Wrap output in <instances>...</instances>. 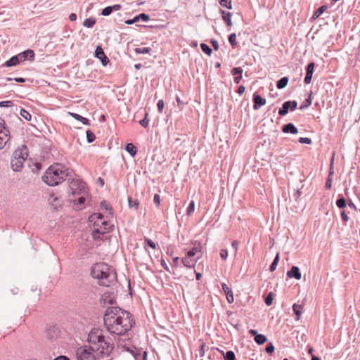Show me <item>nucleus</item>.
Wrapping results in <instances>:
<instances>
[{"instance_id":"a19ab883","label":"nucleus","mask_w":360,"mask_h":360,"mask_svg":"<svg viewBox=\"0 0 360 360\" xmlns=\"http://www.w3.org/2000/svg\"><path fill=\"white\" fill-rule=\"evenodd\" d=\"M195 210V202L191 200L189 203L188 207L186 209V214L189 216L191 215Z\"/></svg>"},{"instance_id":"49530a36","label":"nucleus","mask_w":360,"mask_h":360,"mask_svg":"<svg viewBox=\"0 0 360 360\" xmlns=\"http://www.w3.org/2000/svg\"><path fill=\"white\" fill-rule=\"evenodd\" d=\"M275 347L272 342H269L267 344L265 351L268 354H272L274 352Z\"/></svg>"},{"instance_id":"e2e57ef3","label":"nucleus","mask_w":360,"mask_h":360,"mask_svg":"<svg viewBox=\"0 0 360 360\" xmlns=\"http://www.w3.org/2000/svg\"><path fill=\"white\" fill-rule=\"evenodd\" d=\"M278 264H276V261H273L272 263L271 264L270 266H269V270L270 271H274L276 270V266H277Z\"/></svg>"},{"instance_id":"423d86ee","label":"nucleus","mask_w":360,"mask_h":360,"mask_svg":"<svg viewBox=\"0 0 360 360\" xmlns=\"http://www.w3.org/2000/svg\"><path fill=\"white\" fill-rule=\"evenodd\" d=\"M27 158V153L26 152H23L22 150H15L11 160L13 170L15 172L20 171Z\"/></svg>"},{"instance_id":"6e6552de","label":"nucleus","mask_w":360,"mask_h":360,"mask_svg":"<svg viewBox=\"0 0 360 360\" xmlns=\"http://www.w3.org/2000/svg\"><path fill=\"white\" fill-rule=\"evenodd\" d=\"M78 198L75 199H72L74 202L75 209L80 210L84 209L86 207V202L88 198V193H83L81 195H77Z\"/></svg>"},{"instance_id":"bf43d9fd","label":"nucleus","mask_w":360,"mask_h":360,"mask_svg":"<svg viewBox=\"0 0 360 360\" xmlns=\"http://www.w3.org/2000/svg\"><path fill=\"white\" fill-rule=\"evenodd\" d=\"M153 201L157 207H158L160 205V197L158 194H155L154 198H153Z\"/></svg>"},{"instance_id":"a878e982","label":"nucleus","mask_w":360,"mask_h":360,"mask_svg":"<svg viewBox=\"0 0 360 360\" xmlns=\"http://www.w3.org/2000/svg\"><path fill=\"white\" fill-rule=\"evenodd\" d=\"M254 340L255 342L259 345H262L267 341L266 337L263 334L257 335Z\"/></svg>"},{"instance_id":"f257e3e1","label":"nucleus","mask_w":360,"mask_h":360,"mask_svg":"<svg viewBox=\"0 0 360 360\" xmlns=\"http://www.w3.org/2000/svg\"><path fill=\"white\" fill-rule=\"evenodd\" d=\"M103 321L109 333L120 336L125 335L135 323L129 311L113 306L107 308Z\"/></svg>"},{"instance_id":"473e14b6","label":"nucleus","mask_w":360,"mask_h":360,"mask_svg":"<svg viewBox=\"0 0 360 360\" xmlns=\"http://www.w3.org/2000/svg\"><path fill=\"white\" fill-rule=\"evenodd\" d=\"M229 41L231 44L232 48L235 49L238 44L236 42V34L235 33H232L229 36Z\"/></svg>"},{"instance_id":"de8ad7c7","label":"nucleus","mask_w":360,"mask_h":360,"mask_svg":"<svg viewBox=\"0 0 360 360\" xmlns=\"http://www.w3.org/2000/svg\"><path fill=\"white\" fill-rule=\"evenodd\" d=\"M147 116L148 113H146L145 117L139 122L140 124L144 128L148 127L149 124V120L148 119Z\"/></svg>"},{"instance_id":"bb28decb","label":"nucleus","mask_w":360,"mask_h":360,"mask_svg":"<svg viewBox=\"0 0 360 360\" xmlns=\"http://www.w3.org/2000/svg\"><path fill=\"white\" fill-rule=\"evenodd\" d=\"M125 149L132 157H134L136 155L137 150L133 143H127Z\"/></svg>"},{"instance_id":"ddd939ff","label":"nucleus","mask_w":360,"mask_h":360,"mask_svg":"<svg viewBox=\"0 0 360 360\" xmlns=\"http://www.w3.org/2000/svg\"><path fill=\"white\" fill-rule=\"evenodd\" d=\"M253 109L258 110L261 106L266 104V99L262 98L261 96L255 93L253 94Z\"/></svg>"},{"instance_id":"7ed1b4c3","label":"nucleus","mask_w":360,"mask_h":360,"mask_svg":"<svg viewBox=\"0 0 360 360\" xmlns=\"http://www.w3.org/2000/svg\"><path fill=\"white\" fill-rule=\"evenodd\" d=\"M91 276L98 280L100 285L106 287L116 281V272L114 269L103 262L96 263L91 266Z\"/></svg>"},{"instance_id":"a18cd8bd","label":"nucleus","mask_w":360,"mask_h":360,"mask_svg":"<svg viewBox=\"0 0 360 360\" xmlns=\"http://www.w3.org/2000/svg\"><path fill=\"white\" fill-rule=\"evenodd\" d=\"M144 243H145V244L146 245L150 247L153 249H155L156 248L155 243L153 240H151L150 239H149V238H148L146 237L144 238Z\"/></svg>"},{"instance_id":"338daca9","label":"nucleus","mask_w":360,"mask_h":360,"mask_svg":"<svg viewBox=\"0 0 360 360\" xmlns=\"http://www.w3.org/2000/svg\"><path fill=\"white\" fill-rule=\"evenodd\" d=\"M232 247L235 249V252H236L238 250V240H233L231 244Z\"/></svg>"},{"instance_id":"f03ea898","label":"nucleus","mask_w":360,"mask_h":360,"mask_svg":"<svg viewBox=\"0 0 360 360\" xmlns=\"http://www.w3.org/2000/svg\"><path fill=\"white\" fill-rule=\"evenodd\" d=\"M89 347L101 357L109 356L114 349L112 339L103 330L94 328L88 335Z\"/></svg>"},{"instance_id":"864d4df0","label":"nucleus","mask_w":360,"mask_h":360,"mask_svg":"<svg viewBox=\"0 0 360 360\" xmlns=\"http://www.w3.org/2000/svg\"><path fill=\"white\" fill-rule=\"evenodd\" d=\"M299 142L300 143H306V144H311L312 141L311 139L309 138H307V137H300L299 139Z\"/></svg>"},{"instance_id":"c756f323","label":"nucleus","mask_w":360,"mask_h":360,"mask_svg":"<svg viewBox=\"0 0 360 360\" xmlns=\"http://www.w3.org/2000/svg\"><path fill=\"white\" fill-rule=\"evenodd\" d=\"M327 8V6H321L319 7L313 14L312 18L314 19L318 18Z\"/></svg>"},{"instance_id":"2f4dec72","label":"nucleus","mask_w":360,"mask_h":360,"mask_svg":"<svg viewBox=\"0 0 360 360\" xmlns=\"http://www.w3.org/2000/svg\"><path fill=\"white\" fill-rule=\"evenodd\" d=\"M96 23V20L94 18H89L85 19L83 22V25L86 27H92Z\"/></svg>"},{"instance_id":"0eeeda50","label":"nucleus","mask_w":360,"mask_h":360,"mask_svg":"<svg viewBox=\"0 0 360 360\" xmlns=\"http://www.w3.org/2000/svg\"><path fill=\"white\" fill-rule=\"evenodd\" d=\"M70 190L73 196L88 193L86 189V184L80 179H72L70 183Z\"/></svg>"},{"instance_id":"052dcab7","label":"nucleus","mask_w":360,"mask_h":360,"mask_svg":"<svg viewBox=\"0 0 360 360\" xmlns=\"http://www.w3.org/2000/svg\"><path fill=\"white\" fill-rule=\"evenodd\" d=\"M211 44L213 46V48H214V49L215 51H217L219 49V44H218V41L217 40L212 39L211 40Z\"/></svg>"},{"instance_id":"a211bd4d","label":"nucleus","mask_w":360,"mask_h":360,"mask_svg":"<svg viewBox=\"0 0 360 360\" xmlns=\"http://www.w3.org/2000/svg\"><path fill=\"white\" fill-rule=\"evenodd\" d=\"M243 69L240 67L233 68L231 70V74L233 75H236L233 80L236 84H239L240 82L242 79V75H243Z\"/></svg>"},{"instance_id":"c9c22d12","label":"nucleus","mask_w":360,"mask_h":360,"mask_svg":"<svg viewBox=\"0 0 360 360\" xmlns=\"http://www.w3.org/2000/svg\"><path fill=\"white\" fill-rule=\"evenodd\" d=\"M224 360H236L235 353L231 350L227 351L224 355Z\"/></svg>"},{"instance_id":"6ab92c4d","label":"nucleus","mask_w":360,"mask_h":360,"mask_svg":"<svg viewBox=\"0 0 360 360\" xmlns=\"http://www.w3.org/2000/svg\"><path fill=\"white\" fill-rule=\"evenodd\" d=\"M10 139V131L0 132V150L2 149Z\"/></svg>"},{"instance_id":"37998d69","label":"nucleus","mask_w":360,"mask_h":360,"mask_svg":"<svg viewBox=\"0 0 360 360\" xmlns=\"http://www.w3.org/2000/svg\"><path fill=\"white\" fill-rule=\"evenodd\" d=\"M272 302H273V292H270L266 296L264 302L267 306H270L272 304Z\"/></svg>"},{"instance_id":"393cba45","label":"nucleus","mask_w":360,"mask_h":360,"mask_svg":"<svg viewBox=\"0 0 360 360\" xmlns=\"http://www.w3.org/2000/svg\"><path fill=\"white\" fill-rule=\"evenodd\" d=\"M289 110H290L289 104L288 101H285L283 103L282 107L279 109L278 114L281 116H284L288 113Z\"/></svg>"},{"instance_id":"9b49d317","label":"nucleus","mask_w":360,"mask_h":360,"mask_svg":"<svg viewBox=\"0 0 360 360\" xmlns=\"http://www.w3.org/2000/svg\"><path fill=\"white\" fill-rule=\"evenodd\" d=\"M95 56L101 60L103 66H106L107 64L109 63V59L105 56L103 49L100 46H98L96 47L95 50Z\"/></svg>"},{"instance_id":"8fccbe9b","label":"nucleus","mask_w":360,"mask_h":360,"mask_svg":"<svg viewBox=\"0 0 360 360\" xmlns=\"http://www.w3.org/2000/svg\"><path fill=\"white\" fill-rule=\"evenodd\" d=\"M13 105V102L11 101H6L0 102V107H11Z\"/></svg>"},{"instance_id":"f3484780","label":"nucleus","mask_w":360,"mask_h":360,"mask_svg":"<svg viewBox=\"0 0 360 360\" xmlns=\"http://www.w3.org/2000/svg\"><path fill=\"white\" fill-rule=\"evenodd\" d=\"M314 68V63H310L307 66V73L304 77V83L308 84L311 82Z\"/></svg>"},{"instance_id":"3c124183","label":"nucleus","mask_w":360,"mask_h":360,"mask_svg":"<svg viewBox=\"0 0 360 360\" xmlns=\"http://www.w3.org/2000/svg\"><path fill=\"white\" fill-rule=\"evenodd\" d=\"M137 17L139 18V20H142L144 22H148L150 20L149 15L146 13H141L137 15Z\"/></svg>"},{"instance_id":"7c9ffc66","label":"nucleus","mask_w":360,"mask_h":360,"mask_svg":"<svg viewBox=\"0 0 360 360\" xmlns=\"http://www.w3.org/2000/svg\"><path fill=\"white\" fill-rule=\"evenodd\" d=\"M151 49L149 47H137L134 49V52L137 54H146L149 53Z\"/></svg>"},{"instance_id":"79ce46f5","label":"nucleus","mask_w":360,"mask_h":360,"mask_svg":"<svg viewBox=\"0 0 360 360\" xmlns=\"http://www.w3.org/2000/svg\"><path fill=\"white\" fill-rule=\"evenodd\" d=\"M86 139H87L88 143H92L96 139L95 134L91 131L87 130L86 131Z\"/></svg>"},{"instance_id":"aec40b11","label":"nucleus","mask_w":360,"mask_h":360,"mask_svg":"<svg viewBox=\"0 0 360 360\" xmlns=\"http://www.w3.org/2000/svg\"><path fill=\"white\" fill-rule=\"evenodd\" d=\"M282 131L283 133H290L292 134H296L298 133V130L297 127L292 123H288L287 124L283 127Z\"/></svg>"},{"instance_id":"0e129e2a","label":"nucleus","mask_w":360,"mask_h":360,"mask_svg":"<svg viewBox=\"0 0 360 360\" xmlns=\"http://www.w3.org/2000/svg\"><path fill=\"white\" fill-rule=\"evenodd\" d=\"M161 264L162 266V267L164 268V269L167 271H169V266H167V263L165 262V260H162L161 261Z\"/></svg>"},{"instance_id":"9d476101","label":"nucleus","mask_w":360,"mask_h":360,"mask_svg":"<svg viewBox=\"0 0 360 360\" xmlns=\"http://www.w3.org/2000/svg\"><path fill=\"white\" fill-rule=\"evenodd\" d=\"M200 257L201 255L198 256L197 257H193L188 256V255L186 254V257L182 258L181 262L186 267L194 268L196 262H198Z\"/></svg>"},{"instance_id":"69168bd1","label":"nucleus","mask_w":360,"mask_h":360,"mask_svg":"<svg viewBox=\"0 0 360 360\" xmlns=\"http://www.w3.org/2000/svg\"><path fill=\"white\" fill-rule=\"evenodd\" d=\"M53 360H70V359L66 356L60 355L54 359Z\"/></svg>"},{"instance_id":"4be33fe9","label":"nucleus","mask_w":360,"mask_h":360,"mask_svg":"<svg viewBox=\"0 0 360 360\" xmlns=\"http://www.w3.org/2000/svg\"><path fill=\"white\" fill-rule=\"evenodd\" d=\"M292 311L294 314L296 315V320H300L303 311V307L301 304H298L295 303L292 305Z\"/></svg>"},{"instance_id":"2eb2a0df","label":"nucleus","mask_w":360,"mask_h":360,"mask_svg":"<svg viewBox=\"0 0 360 360\" xmlns=\"http://www.w3.org/2000/svg\"><path fill=\"white\" fill-rule=\"evenodd\" d=\"M193 248L191 250L188 251L186 254L189 257H194V256L198 252H201L202 246H201L200 242H199L198 240H195L194 242H193Z\"/></svg>"},{"instance_id":"6e6d98bb","label":"nucleus","mask_w":360,"mask_h":360,"mask_svg":"<svg viewBox=\"0 0 360 360\" xmlns=\"http://www.w3.org/2000/svg\"><path fill=\"white\" fill-rule=\"evenodd\" d=\"M164 106H165L164 101L162 100H159L158 103H157V107H158V110L159 112H162Z\"/></svg>"},{"instance_id":"c03bdc74","label":"nucleus","mask_w":360,"mask_h":360,"mask_svg":"<svg viewBox=\"0 0 360 360\" xmlns=\"http://www.w3.org/2000/svg\"><path fill=\"white\" fill-rule=\"evenodd\" d=\"M336 205L340 208H344L345 207H346V200H345V199L343 197L338 199L337 201H336Z\"/></svg>"},{"instance_id":"cd10ccee","label":"nucleus","mask_w":360,"mask_h":360,"mask_svg":"<svg viewBox=\"0 0 360 360\" xmlns=\"http://www.w3.org/2000/svg\"><path fill=\"white\" fill-rule=\"evenodd\" d=\"M288 82V78L287 77H284L281 78L276 83V86L278 89H281L285 87Z\"/></svg>"},{"instance_id":"58836bf2","label":"nucleus","mask_w":360,"mask_h":360,"mask_svg":"<svg viewBox=\"0 0 360 360\" xmlns=\"http://www.w3.org/2000/svg\"><path fill=\"white\" fill-rule=\"evenodd\" d=\"M311 105V95L309 96V97L307 99L304 100V101L303 102V103L300 106V110H304V108H307L308 107H309L310 105Z\"/></svg>"},{"instance_id":"603ef678","label":"nucleus","mask_w":360,"mask_h":360,"mask_svg":"<svg viewBox=\"0 0 360 360\" xmlns=\"http://www.w3.org/2000/svg\"><path fill=\"white\" fill-rule=\"evenodd\" d=\"M288 103L289 104L290 111H294L297 108V101H288Z\"/></svg>"},{"instance_id":"774afa93","label":"nucleus","mask_w":360,"mask_h":360,"mask_svg":"<svg viewBox=\"0 0 360 360\" xmlns=\"http://www.w3.org/2000/svg\"><path fill=\"white\" fill-rule=\"evenodd\" d=\"M245 89V86H243V85L240 86L238 87V93L240 95H241V94H243L244 93Z\"/></svg>"},{"instance_id":"13d9d810","label":"nucleus","mask_w":360,"mask_h":360,"mask_svg":"<svg viewBox=\"0 0 360 360\" xmlns=\"http://www.w3.org/2000/svg\"><path fill=\"white\" fill-rule=\"evenodd\" d=\"M139 18H138V17H137V15H136V16H135L133 19H130V20H126V21H125V23H126L127 25H132V24H134V23H135V22H139Z\"/></svg>"},{"instance_id":"20e7f679","label":"nucleus","mask_w":360,"mask_h":360,"mask_svg":"<svg viewBox=\"0 0 360 360\" xmlns=\"http://www.w3.org/2000/svg\"><path fill=\"white\" fill-rule=\"evenodd\" d=\"M68 174L63 169L61 165H51L45 172L42 176L43 181L50 186H55L64 181Z\"/></svg>"},{"instance_id":"72a5a7b5","label":"nucleus","mask_w":360,"mask_h":360,"mask_svg":"<svg viewBox=\"0 0 360 360\" xmlns=\"http://www.w3.org/2000/svg\"><path fill=\"white\" fill-rule=\"evenodd\" d=\"M333 174V171L330 169V171L328 174L327 181L326 182L325 187L326 189L331 188L332 186V176Z\"/></svg>"},{"instance_id":"ea45409f","label":"nucleus","mask_w":360,"mask_h":360,"mask_svg":"<svg viewBox=\"0 0 360 360\" xmlns=\"http://www.w3.org/2000/svg\"><path fill=\"white\" fill-rule=\"evenodd\" d=\"M20 115L26 120H31L32 115L25 109H21L20 112Z\"/></svg>"},{"instance_id":"09e8293b","label":"nucleus","mask_w":360,"mask_h":360,"mask_svg":"<svg viewBox=\"0 0 360 360\" xmlns=\"http://www.w3.org/2000/svg\"><path fill=\"white\" fill-rule=\"evenodd\" d=\"M112 12V9L111 8V6H107L105 8L103 9L101 14L104 16L109 15Z\"/></svg>"},{"instance_id":"b1692460","label":"nucleus","mask_w":360,"mask_h":360,"mask_svg":"<svg viewBox=\"0 0 360 360\" xmlns=\"http://www.w3.org/2000/svg\"><path fill=\"white\" fill-rule=\"evenodd\" d=\"M221 13L222 14V18L225 21L227 26H231L232 22H231V15L232 14L229 12H225L224 11L221 10Z\"/></svg>"},{"instance_id":"680f3d73","label":"nucleus","mask_w":360,"mask_h":360,"mask_svg":"<svg viewBox=\"0 0 360 360\" xmlns=\"http://www.w3.org/2000/svg\"><path fill=\"white\" fill-rule=\"evenodd\" d=\"M205 344L202 343L200 345V348L199 349V355H200V356H204V354H205Z\"/></svg>"},{"instance_id":"412c9836","label":"nucleus","mask_w":360,"mask_h":360,"mask_svg":"<svg viewBox=\"0 0 360 360\" xmlns=\"http://www.w3.org/2000/svg\"><path fill=\"white\" fill-rule=\"evenodd\" d=\"M20 63L18 55L11 57L9 60H6L4 65L6 67H12L18 65Z\"/></svg>"},{"instance_id":"39448f33","label":"nucleus","mask_w":360,"mask_h":360,"mask_svg":"<svg viewBox=\"0 0 360 360\" xmlns=\"http://www.w3.org/2000/svg\"><path fill=\"white\" fill-rule=\"evenodd\" d=\"M77 360H100V356L94 352L88 345L78 347L75 353Z\"/></svg>"},{"instance_id":"4468645a","label":"nucleus","mask_w":360,"mask_h":360,"mask_svg":"<svg viewBox=\"0 0 360 360\" xmlns=\"http://www.w3.org/2000/svg\"><path fill=\"white\" fill-rule=\"evenodd\" d=\"M287 276L289 278H294L297 280H300L302 278L300 269L297 266H292L291 269L288 271Z\"/></svg>"},{"instance_id":"f8f14e48","label":"nucleus","mask_w":360,"mask_h":360,"mask_svg":"<svg viewBox=\"0 0 360 360\" xmlns=\"http://www.w3.org/2000/svg\"><path fill=\"white\" fill-rule=\"evenodd\" d=\"M18 55L20 62L25 61L26 60H34L35 56L34 51L32 49H27Z\"/></svg>"},{"instance_id":"4d7b16f0","label":"nucleus","mask_w":360,"mask_h":360,"mask_svg":"<svg viewBox=\"0 0 360 360\" xmlns=\"http://www.w3.org/2000/svg\"><path fill=\"white\" fill-rule=\"evenodd\" d=\"M220 257L223 260H226L228 257V250L226 249H222L220 251Z\"/></svg>"},{"instance_id":"1a4fd4ad","label":"nucleus","mask_w":360,"mask_h":360,"mask_svg":"<svg viewBox=\"0 0 360 360\" xmlns=\"http://www.w3.org/2000/svg\"><path fill=\"white\" fill-rule=\"evenodd\" d=\"M113 226H100L99 229H96L92 232V237L94 240H102L105 233H108L112 231Z\"/></svg>"},{"instance_id":"5fc2aeb1","label":"nucleus","mask_w":360,"mask_h":360,"mask_svg":"<svg viewBox=\"0 0 360 360\" xmlns=\"http://www.w3.org/2000/svg\"><path fill=\"white\" fill-rule=\"evenodd\" d=\"M4 131H9V130L6 127V123H5L4 120L2 118H0V132H3Z\"/></svg>"},{"instance_id":"5701e85b","label":"nucleus","mask_w":360,"mask_h":360,"mask_svg":"<svg viewBox=\"0 0 360 360\" xmlns=\"http://www.w3.org/2000/svg\"><path fill=\"white\" fill-rule=\"evenodd\" d=\"M70 115L77 120L81 121L84 125H89L90 122L88 119L75 112H69Z\"/></svg>"},{"instance_id":"c85d7f7f","label":"nucleus","mask_w":360,"mask_h":360,"mask_svg":"<svg viewBox=\"0 0 360 360\" xmlns=\"http://www.w3.org/2000/svg\"><path fill=\"white\" fill-rule=\"evenodd\" d=\"M103 218V215L100 213H94V214H92L89 217V221L90 223H93L94 224L93 225H98L96 224V220L97 219H101Z\"/></svg>"},{"instance_id":"dca6fc26","label":"nucleus","mask_w":360,"mask_h":360,"mask_svg":"<svg viewBox=\"0 0 360 360\" xmlns=\"http://www.w3.org/2000/svg\"><path fill=\"white\" fill-rule=\"evenodd\" d=\"M221 288L226 296L227 302L229 303H233L234 298L231 289L226 283H224L221 284Z\"/></svg>"},{"instance_id":"e433bc0d","label":"nucleus","mask_w":360,"mask_h":360,"mask_svg":"<svg viewBox=\"0 0 360 360\" xmlns=\"http://www.w3.org/2000/svg\"><path fill=\"white\" fill-rule=\"evenodd\" d=\"M129 206L131 208L137 210L139 208V202L137 200H133L131 198H128Z\"/></svg>"},{"instance_id":"f704fd0d","label":"nucleus","mask_w":360,"mask_h":360,"mask_svg":"<svg viewBox=\"0 0 360 360\" xmlns=\"http://www.w3.org/2000/svg\"><path fill=\"white\" fill-rule=\"evenodd\" d=\"M200 48L205 53H206L208 56H211V54L212 53V50L208 45L202 43L200 44Z\"/></svg>"},{"instance_id":"4c0bfd02","label":"nucleus","mask_w":360,"mask_h":360,"mask_svg":"<svg viewBox=\"0 0 360 360\" xmlns=\"http://www.w3.org/2000/svg\"><path fill=\"white\" fill-rule=\"evenodd\" d=\"M219 2L221 6L226 7L229 10L232 9L231 0H219Z\"/></svg>"}]
</instances>
